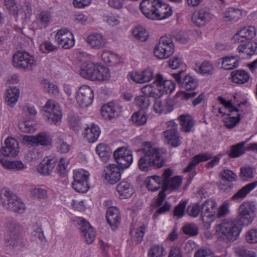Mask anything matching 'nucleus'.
Here are the masks:
<instances>
[{
	"label": "nucleus",
	"mask_w": 257,
	"mask_h": 257,
	"mask_svg": "<svg viewBox=\"0 0 257 257\" xmlns=\"http://www.w3.org/2000/svg\"><path fill=\"white\" fill-rule=\"evenodd\" d=\"M241 227L234 220H224L216 227V232L220 237L227 241H233L238 237Z\"/></svg>",
	"instance_id": "5"
},
{
	"label": "nucleus",
	"mask_w": 257,
	"mask_h": 257,
	"mask_svg": "<svg viewBox=\"0 0 257 257\" xmlns=\"http://www.w3.org/2000/svg\"><path fill=\"white\" fill-rule=\"evenodd\" d=\"M257 186V181L249 183L237 191L232 197L231 200L238 201L244 198L247 194Z\"/></svg>",
	"instance_id": "35"
},
{
	"label": "nucleus",
	"mask_w": 257,
	"mask_h": 257,
	"mask_svg": "<svg viewBox=\"0 0 257 257\" xmlns=\"http://www.w3.org/2000/svg\"><path fill=\"white\" fill-rule=\"evenodd\" d=\"M145 226L142 225L138 228L134 229H131L130 233L131 234L132 238L136 243L140 244L142 242L145 234Z\"/></svg>",
	"instance_id": "47"
},
{
	"label": "nucleus",
	"mask_w": 257,
	"mask_h": 257,
	"mask_svg": "<svg viewBox=\"0 0 257 257\" xmlns=\"http://www.w3.org/2000/svg\"><path fill=\"white\" fill-rule=\"evenodd\" d=\"M212 155L210 153L206 152L200 153L192 157L187 167L184 169V172H190L193 169H195L196 166L200 162L208 161L211 159Z\"/></svg>",
	"instance_id": "30"
},
{
	"label": "nucleus",
	"mask_w": 257,
	"mask_h": 257,
	"mask_svg": "<svg viewBox=\"0 0 257 257\" xmlns=\"http://www.w3.org/2000/svg\"><path fill=\"white\" fill-rule=\"evenodd\" d=\"M100 113L105 119L108 120L117 115L115 105L111 102L103 105L101 108Z\"/></svg>",
	"instance_id": "36"
},
{
	"label": "nucleus",
	"mask_w": 257,
	"mask_h": 257,
	"mask_svg": "<svg viewBox=\"0 0 257 257\" xmlns=\"http://www.w3.org/2000/svg\"><path fill=\"white\" fill-rule=\"evenodd\" d=\"M32 232V238L37 242H42L45 239L41 226L38 223L33 225Z\"/></svg>",
	"instance_id": "50"
},
{
	"label": "nucleus",
	"mask_w": 257,
	"mask_h": 257,
	"mask_svg": "<svg viewBox=\"0 0 257 257\" xmlns=\"http://www.w3.org/2000/svg\"><path fill=\"white\" fill-rule=\"evenodd\" d=\"M5 146L1 148V153L5 156L14 157L19 152L18 141L13 138H8L5 142Z\"/></svg>",
	"instance_id": "25"
},
{
	"label": "nucleus",
	"mask_w": 257,
	"mask_h": 257,
	"mask_svg": "<svg viewBox=\"0 0 257 257\" xmlns=\"http://www.w3.org/2000/svg\"><path fill=\"white\" fill-rule=\"evenodd\" d=\"M182 130L184 132H189L194 125L192 116L189 114H181L178 117Z\"/></svg>",
	"instance_id": "41"
},
{
	"label": "nucleus",
	"mask_w": 257,
	"mask_h": 257,
	"mask_svg": "<svg viewBox=\"0 0 257 257\" xmlns=\"http://www.w3.org/2000/svg\"><path fill=\"white\" fill-rule=\"evenodd\" d=\"M56 162L55 158L44 159L37 166L38 173L44 176L49 175L56 166Z\"/></svg>",
	"instance_id": "29"
},
{
	"label": "nucleus",
	"mask_w": 257,
	"mask_h": 257,
	"mask_svg": "<svg viewBox=\"0 0 257 257\" xmlns=\"http://www.w3.org/2000/svg\"><path fill=\"white\" fill-rule=\"evenodd\" d=\"M165 248L162 244H154L149 249L148 257H163Z\"/></svg>",
	"instance_id": "49"
},
{
	"label": "nucleus",
	"mask_w": 257,
	"mask_h": 257,
	"mask_svg": "<svg viewBox=\"0 0 257 257\" xmlns=\"http://www.w3.org/2000/svg\"><path fill=\"white\" fill-rule=\"evenodd\" d=\"M119 18L118 16L113 14H109L104 15L103 16V21L107 23L109 25L111 26H116L119 23Z\"/></svg>",
	"instance_id": "61"
},
{
	"label": "nucleus",
	"mask_w": 257,
	"mask_h": 257,
	"mask_svg": "<svg viewBox=\"0 0 257 257\" xmlns=\"http://www.w3.org/2000/svg\"><path fill=\"white\" fill-rule=\"evenodd\" d=\"M79 73L82 77L93 81H102L106 79L109 75L107 68L90 61L85 62L83 64Z\"/></svg>",
	"instance_id": "3"
},
{
	"label": "nucleus",
	"mask_w": 257,
	"mask_h": 257,
	"mask_svg": "<svg viewBox=\"0 0 257 257\" xmlns=\"http://www.w3.org/2000/svg\"><path fill=\"white\" fill-rule=\"evenodd\" d=\"M134 37L142 42L146 41L148 37L149 34L147 30L141 26L136 27L133 31Z\"/></svg>",
	"instance_id": "54"
},
{
	"label": "nucleus",
	"mask_w": 257,
	"mask_h": 257,
	"mask_svg": "<svg viewBox=\"0 0 257 257\" xmlns=\"http://www.w3.org/2000/svg\"><path fill=\"white\" fill-rule=\"evenodd\" d=\"M89 173L83 169L74 170V181L72 183V187L74 190L81 193H85L87 191L89 188Z\"/></svg>",
	"instance_id": "10"
},
{
	"label": "nucleus",
	"mask_w": 257,
	"mask_h": 257,
	"mask_svg": "<svg viewBox=\"0 0 257 257\" xmlns=\"http://www.w3.org/2000/svg\"><path fill=\"white\" fill-rule=\"evenodd\" d=\"M55 39L59 46L65 49L70 48L74 45L73 34L66 29L59 30L55 35Z\"/></svg>",
	"instance_id": "18"
},
{
	"label": "nucleus",
	"mask_w": 257,
	"mask_h": 257,
	"mask_svg": "<svg viewBox=\"0 0 257 257\" xmlns=\"http://www.w3.org/2000/svg\"><path fill=\"white\" fill-rule=\"evenodd\" d=\"M144 95L137 96L135 99L136 104L142 110H146L150 105L151 101L149 97L150 96L144 94Z\"/></svg>",
	"instance_id": "48"
},
{
	"label": "nucleus",
	"mask_w": 257,
	"mask_h": 257,
	"mask_svg": "<svg viewBox=\"0 0 257 257\" xmlns=\"http://www.w3.org/2000/svg\"><path fill=\"white\" fill-rule=\"evenodd\" d=\"M121 175L120 167L116 164H109L104 170L103 177L105 180L109 184H114L119 181L121 178Z\"/></svg>",
	"instance_id": "20"
},
{
	"label": "nucleus",
	"mask_w": 257,
	"mask_h": 257,
	"mask_svg": "<svg viewBox=\"0 0 257 257\" xmlns=\"http://www.w3.org/2000/svg\"><path fill=\"white\" fill-rule=\"evenodd\" d=\"M183 232L190 236H195L198 233V229L195 224L190 223L186 224L183 227Z\"/></svg>",
	"instance_id": "63"
},
{
	"label": "nucleus",
	"mask_w": 257,
	"mask_h": 257,
	"mask_svg": "<svg viewBox=\"0 0 257 257\" xmlns=\"http://www.w3.org/2000/svg\"><path fill=\"white\" fill-rule=\"evenodd\" d=\"M224 15L225 21L234 23L241 18L242 12L238 9L229 8L224 12Z\"/></svg>",
	"instance_id": "40"
},
{
	"label": "nucleus",
	"mask_w": 257,
	"mask_h": 257,
	"mask_svg": "<svg viewBox=\"0 0 257 257\" xmlns=\"http://www.w3.org/2000/svg\"><path fill=\"white\" fill-rule=\"evenodd\" d=\"M141 150L144 155L138 161V166L141 171L148 172L153 168H160L163 166L164 162L161 160L159 149L153 147L150 142H144Z\"/></svg>",
	"instance_id": "1"
},
{
	"label": "nucleus",
	"mask_w": 257,
	"mask_h": 257,
	"mask_svg": "<svg viewBox=\"0 0 257 257\" xmlns=\"http://www.w3.org/2000/svg\"><path fill=\"white\" fill-rule=\"evenodd\" d=\"M0 163L6 169L19 171L24 168V165L20 161H10L4 158H0Z\"/></svg>",
	"instance_id": "43"
},
{
	"label": "nucleus",
	"mask_w": 257,
	"mask_h": 257,
	"mask_svg": "<svg viewBox=\"0 0 257 257\" xmlns=\"http://www.w3.org/2000/svg\"><path fill=\"white\" fill-rule=\"evenodd\" d=\"M94 99V92L87 85H82L78 89L76 99L78 104L83 107L90 105Z\"/></svg>",
	"instance_id": "15"
},
{
	"label": "nucleus",
	"mask_w": 257,
	"mask_h": 257,
	"mask_svg": "<svg viewBox=\"0 0 257 257\" xmlns=\"http://www.w3.org/2000/svg\"><path fill=\"white\" fill-rule=\"evenodd\" d=\"M131 119L133 122L138 125H144L147 120L146 113L143 111H138L134 113L131 117Z\"/></svg>",
	"instance_id": "52"
},
{
	"label": "nucleus",
	"mask_w": 257,
	"mask_h": 257,
	"mask_svg": "<svg viewBox=\"0 0 257 257\" xmlns=\"http://www.w3.org/2000/svg\"><path fill=\"white\" fill-rule=\"evenodd\" d=\"M20 95L19 89L16 87H12L7 89L6 101L7 105L13 107L18 101Z\"/></svg>",
	"instance_id": "38"
},
{
	"label": "nucleus",
	"mask_w": 257,
	"mask_h": 257,
	"mask_svg": "<svg viewBox=\"0 0 257 257\" xmlns=\"http://www.w3.org/2000/svg\"><path fill=\"white\" fill-rule=\"evenodd\" d=\"M116 190L120 196L124 198L130 197L134 193L132 185L126 181H121L116 187Z\"/></svg>",
	"instance_id": "37"
},
{
	"label": "nucleus",
	"mask_w": 257,
	"mask_h": 257,
	"mask_svg": "<svg viewBox=\"0 0 257 257\" xmlns=\"http://www.w3.org/2000/svg\"><path fill=\"white\" fill-rule=\"evenodd\" d=\"M156 9V13L155 20H163L166 19L172 14L171 8L167 4L163 3L161 0H158V5H157Z\"/></svg>",
	"instance_id": "31"
},
{
	"label": "nucleus",
	"mask_w": 257,
	"mask_h": 257,
	"mask_svg": "<svg viewBox=\"0 0 257 257\" xmlns=\"http://www.w3.org/2000/svg\"><path fill=\"white\" fill-rule=\"evenodd\" d=\"M86 42L92 49L99 50L105 47L107 40L101 34L93 33L87 36Z\"/></svg>",
	"instance_id": "27"
},
{
	"label": "nucleus",
	"mask_w": 257,
	"mask_h": 257,
	"mask_svg": "<svg viewBox=\"0 0 257 257\" xmlns=\"http://www.w3.org/2000/svg\"><path fill=\"white\" fill-rule=\"evenodd\" d=\"M235 252L237 257H256L254 251L248 250L243 246L236 247Z\"/></svg>",
	"instance_id": "55"
},
{
	"label": "nucleus",
	"mask_w": 257,
	"mask_h": 257,
	"mask_svg": "<svg viewBox=\"0 0 257 257\" xmlns=\"http://www.w3.org/2000/svg\"><path fill=\"white\" fill-rule=\"evenodd\" d=\"M106 218L108 223L113 229L116 228L120 221V213L117 208L114 206L109 207L106 211Z\"/></svg>",
	"instance_id": "28"
},
{
	"label": "nucleus",
	"mask_w": 257,
	"mask_h": 257,
	"mask_svg": "<svg viewBox=\"0 0 257 257\" xmlns=\"http://www.w3.org/2000/svg\"><path fill=\"white\" fill-rule=\"evenodd\" d=\"M212 16L208 9H201L193 13L192 16V22L196 26L202 27L211 21Z\"/></svg>",
	"instance_id": "19"
},
{
	"label": "nucleus",
	"mask_w": 257,
	"mask_h": 257,
	"mask_svg": "<svg viewBox=\"0 0 257 257\" xmlns=\"http://www.w3.org/2000/svg\"><path fill=\"white\" fill-rule=\"evenodd\" d=\"M201 212V206L198 203L191 204L188 205L187 208V213L194 217H197Z\"/></svg>",
	"instance_id": "60"
},
{
	"label": "nucleus",
	"mask_w": 257,
	"mask_h": 257,
	"mask_svg": "<svg viewBox=\"0 0 257 257\" xmlns=\"http://www.w3.org/2000/svg\"><path fill=\"white\" fill-rule=\"evenodd\" d=\"M68 125L70 128L78 131L81 125L80 118L77 114L70 113L68 116Z\"/></svg>",
	"instance_id": "51"
},
{
	"label": "nucleus",
	"mask_w": 257,
	"mask_h": 257,
	"mask_svg": "<svg viewBox=\"0 0 257 257\" xmlns=\"http://www.w3.org/2000/svg\"><path fill=\"white\" fill-rule=\"evenodd\" d=\"M174 45L171 38L161 37L159 42L154 48L155 56L160 59H165L171 56L174 52Z\"/></svg>",
	"instance_id": "9"
},
{
	"label": "nucleus",
	"mask_w": 257,
	"mask_h": 257,
	"mask_svg": "<svg viewBox=\"0 0 257 257\" xmlns=\"http://www.w3.org/2000/svg\"><path fill=\"white\" fill-rule=\"evenodd\" d=\"M255 35L256 31L254 27H244L233 36L231 41L233 43L244 42L247 40L252 39Z\"/></svg>",
	"instance_id": "23"
},
{
	"label": "nucleus",
	"mask_w": 257,
	"mask_h": 257,
	"mask_svg": "<svg viewBox=\"0 0 257 257\" xmlns=\"http://www.w3.org/2000/svg\"><path fill=\"white\" fill-rule=\"evenodd\" d=\"M0 197L4 205L9 210L20 214L25 211V204L16 194L9 189H2Z\"/></svg>",
	"instance_id": "6"
},
{
	"label": "nucleus",
	"mask_w": 257,
	"mask_h": 257,
	"mask_svg": "<svg viewBox=\"0 0 257 257\" xmlns=\"http://www.w3.org/2000/svg\"><path fill=\"white\" fill-rule=\"evenodd\" d=\"M146 186L149 190L156 191L158 190L161 185L163 187L164 177L163 174L160 176L154 175L148 177L146 180Z\"/></svg>",
	"instance_id": "34"
},
{
	"label": "nucleus",
	"mask_w": 257,
	"mask_h": 257,
	"mask_svg": "<svg viewBox=\"0 0 257 257\" xmlns=\"http://www.w3.org/2000/svg\"><path fill=\"white\" fill-rule=\"evenodd\" d=\"M195 69L200 74L211 75L213 73L214 68L210 61H204L201 64H195Z\"/></svg>",
	"instance_id": "46"
},
{
	"label": "nucleus",
	"mask_w": 257,
	"mask_h": 257,
	"mask_svg": "<svg viewBox=\"0 0 257 257\" xmlns=\"http://www.w3.org/2000/svg\"><path fill=\"white\" fill-rule=\"evenodd\" d=\"M154 84L146 85L142 88V92L147 95L157 99L164 94H171L175 89V83L172 80H168L161 74H158Z\"/></svg>",
	"instance_id": "2"
},
{
	"label": "nucleus",
	"mask_w": 257,
	"mask_h": 257,
	"mask_svg": "<svg viewBox=\"0 0 257 257\" xmlns=\"http://www.w3.org/2000/svg\"><path fill=\"white\" fill-rule=\"evenodd\" d=\"M116 163L122 169L130 167L133 161L132 151L126 147L117 148L113 153Z\"/></svg>",
	"instance_id": "13"
},
{
	"label": "nucleus",
	"mask_w": 257,
	"mask_h": 257,
	"mask_svg": "<svg viewBox=\"0 0 257 257\" xmlns=\"http://www.w3.org/2000/svg\"><path fill=\"white\" fill-rule=\"evenodd\" d=\"M173 174L172 170L167 168L163 173L164 183L163 189L172 192L177 190L181 185L182 179L179 176L171 177Z\"/></svg>",
	"instance_id": "16"
},
{
	"label": "nucleus",
	"mask_w": 257,
	"mask_h": 257,
	"mask_svg": "<svg viewBox=\"0 0 257 257\" xmlns=\"http://www.w3.org/2000/svg\"><path fill=\"white\" fill-rule=\"evenodd\" d=\"M256 204L254 201H245L238 208L237 216L234 219L241 228L250 224L255 218Z\"/></svg>",
	"instance_id": "4"
},
{
	"label": "nucleus",
	"mask_w": 257,
	"mask_h": 257,
	"mask_svg": "<svg viewBox=\"0 0 257 257\" xmlns=\"http://www.w3.org/2000/svg\"><path fill=\"white\" fill-rule=\"evenodd\" d=\"M13 62L16 67L24 69H29L36 65L34 56L23 51H18L14 54Z\"/></svg>",
	"instance_id": "11"
},
{
	"label": "nucleus",
	"mask_w": 257,
	"mask_h": 257,
	"mask_svg": "<svg viewBox=\"0 0 257 257\" xmlns=\"http://www.w3.org/2000/svg\"><path fill=\"white\" fill-rule=\"evenodd\" d=\"M100 132V130L98 125L91 124L84 130L82 135L89 143H92L97 141Z\"/></svg>",
	"instance_id": "33"
},
{
	"label": "nucleus",
	"mask_w": 257,
	"mask_h": 257,
	"mask_svg": "<svg viewBox=\"0 0 257 257\" xmlns=\"http://www.w3.org/2000/svg\"><path fill=\"white\" fill-rule=\"evenodd\" d=\"M240 179L243 181H248L253 177L252 169L249 166H244L240 168Z\"/></svg>",
	"instance_id": "57"
},
{
	"label": "nucleus",
	"mask_w": 257,
	"mask_h": 257,
	"mask_svg": "<svg viewBox=\"0 0 257 257\" xmlns=\"http://www.w3.org/2000/svg\"><path fill=\"white\" fill-rule=\"evenodd\" d=\"M102 60L105 63H115L117 60V55L109 51H104L101 55Z\"/></svg>",
	"instance_id": "58"
},
{
	"label": "nucleus",
	"mask_w": 257,
	"mask_h": 257,
	"mask_svg": "<svg viewBox=\"0 0 257 257\" xmlns=\"http://www.w3.org/2000/svg\"><path fill=\"white\" fill-rule=\"evenodd\" d=\"M218 63L221 64V68L229 70L237 68L239 65V60L236 56H226L218 59Z\"/></svg>",
	"instance_id": "32"
},
{
	"label": "nucleus",
	"mask_w": 257,
	"mask_h": 257,
	"mask_svg": "<svg viewBox=\"0 0 257 257\" xmlns=\"http://www.w3.org/2000/svg\"><path fill=\"white\" fill-rule=\"evenodd\" d=\"M52 14L49 11H43L38 13L33 25L38 29L46 28L52 22Z\"/></svg>",
	"instance_id": "26"
},
{
	"label": "nucleus",
	"mask_w": 257,
	"mask_h": 257,
	"mask_svg": "<svg viewBox=\"0 0 257 257\" xmlns=\"http://www.w3.org/2000/svg\"><path fill=\"white\" fill-rule=\"evenodd\" d=\"M232 81L237 84H244L249 79V75L243 70H236L231 73Z\"/></svg>",
	"instance_id": "39"
},
{
	"label": "nucleus",
	"mask_w": 257,
	"mask_h": 257,
	"mask_svg": "<svg viewBox=\"0 0 257 257\" xmlns=\"http://www.w3.org/2000/svg\"><path fill=\"white\" fill-rule=\"evenodd\" d=\"M44 115L51 123L56 124L60 121L62 116L60 107L53 100H49L43 107Z\"/></svg>",
	"instance_id": "14"
},
{
	"label": "nucleus",
	"mask_w": 257,
	"mask_h": 257,
	"mask_svg": "<svg viewBox=\"0 0 257 257\" xmlns=\"http://www.w3.org/2000/svg\"><path fill=\"white\" fill-rule=\"evenodd\" d=\"M77 223L82 236L87 244H91L95 239V231L89 222L85 219L79 218Z\"/></svg>",
	"instance_id": "17"
},
{
	"label": "nucleus",
	"mask_w": 257,
	"mask_h": 257,
	"mask_svg": "<svg viewBox=\"0 0 257 257\" xmlns=\"http://www.w3.org/2000/svg\"><path fill=\"white\" fill-rule=\"evenodd\" d=\"M108 150V147L103 144H99L95 148L96 153L100 158L104 159L109 156Z\"/></svg>",
	"instance_id": "64"
},
{
	"label": "nucleus",
	"mask_w": 257,
	"mask_h": 257,
	"mask_svg": "<svg viewBox=\"0 0 257 257\" xmlns=\"http://www.w3.org/2000/svg\"><path fill=\"white\" fill-rule=\"evenodd\" d=\"M32 195L40 201L48 198V191L45 187H39L32 189L31 191Z\"/></svg>",
	"instance_id": "53"
},
{
	"label": "nucleus",
	"mask_w": 257,
	"mask_h": 257,
	"mask_svg": "<svg viewBox=\"0 0 257 257\" xmlns=\"http://www.w3.org/2000/svg\"><path fill=\"white\" fill-rule=\"evenodd\" d=\"M4 5L10 14L14 16H18L19 6L15 0H4Z\"/></svg>",
	"instance_id": "56"
},
{
	"label": "nucleus",
	"mask_w": 257,
	"mask_h": 257,
	"mask_svg": "<svg viewBox=\"0 0 257 257\" xmlns=\"http://www.w3.org/2000/svg\"><path fill=\"white\" fill-rule=\"evenodd\" d=\"M182 71H180L179 73L174 74L176 81L180 84L182 89L187 91L194 90L198 86V80L189 74L186 75L182 80Z\"/></svg>",
	"instance_id": "21"
},
{
	"label": "nucleus",
	"mask_w": 257,
	"mask_h": 257,
	"mask_svg": "<svg viewBox=\"0 0 257 257\" xmlns=\"http://www.w3.org/2000/svg\"><path fill=\"white\" fill-rule=\"evenodd\" d=\"M241 119V114L234 112L233 114L230 113L227 114V117L224 120V126L227 128L231 129L236 125Z\"/></svg>",
	"instance_id": "45"
},
{
	"label": "nucleus",
	"mask_w": 257,
	"mask_h": 257,
	"mask_svg": "<svg viewBox=\"0 0 257 257\" xmlns=\"http://www.w3.org/2000/svg\"><path fill=\"white\" fill-rule=\"evenodd\" d=\"M42 157V154L37 149L33 148L29 150L25 155V158L29 161H35Z\"/></svg>",
	"instance_id": "62"
},
{
	"label": "nucleus",
	"mask_w": 257,
	"mask_h": 257,
	"mask_svg": "<svg viewBox=\"0 0 257 257\" xmlns=\"http://www.w3.org/2000/svg\"><path fill=\"white\" fill-rule=\"evenodd\" d=\"M217 210V204L213 199H207L201 205V218L206 228L216 218Z\"/></svg>",
	"instance_id": "8"
},
{
	"label": "nucleus",
	"mask_w": 257,
	"mask_h": 257,
	"mask_svg": "<svg viewBox=\"0 0 257 257\" xmlns=\"http://www.w3.org/2000/svg\"><path fill=\"white\" fill-rule=\"evenodd\" d=\"M8 235L5 238L7 246L13 248L24 246V239L21 235V226L14 220L10 221L7 224Z\"/></svg>",
	"instance_id": "7"
},
{
	"label": "nucleus",
	"mask_w": 257,
	"mask_h": 257,
	"mask_svg": "<svg viewBox=\"0 0 257 257\" xmlns=\"http://www.w3.org/2000/svg\"><path fill=\"white\" fill-rule=\"evenodd\" d=\"M246 142H242L237 143L231 147L230 151L228 153V156L231 158H238L245 153L244 146Z\"/></svg>",
	"instance_id": "44"
},
{
	"label": "nucleus",
	"mask_w": 257,
	"mask_h": 257,
	"mask_svg": "<svg viewBox=\"0 0 257 257\" xmlns=\"http://www.w3.org/2000/svg\"><path fill=\"white\" fill-rule=\"evenodd\" d=\"M217 100L225 107V108L228 109L230 113H232V114L234 112L239 111V109L233 105L231 100L227 101L221 96L218 97Z\"/></svg>",
	"instance_id": "59"
},
{
	"label": "nucleus",
	"mask_w": 257,
	"mask_h": 257,
	"mask_svg": "<svg viewBox=\"0 0 257 257\" xmlns=\"http://www.w3.org/2000/svg\"><path fill=\"white\" fill-rule=\"evenodd\" d=\"M23 140L29 145L45 147L50 145L51 142L50 136L44 132L39 133L36 136H24Z\"/></svg>",
	"instance_id": "22"
},
{
	"label": "nucleus",
	"mask_w": 257,
	"mask_h": 257,
	"mask_svg": "<svg viewBox=\"0 0 257 257\" xmlns=\"http://www.w3.org/2000/svg\"><path fill=\"white\" fill-rule=\"evenodd\" d=\"M158 5V0H143L140 4V9L142 13L148 19L155 20L156 9Z\"/></svg>",
	"instance_id": "24"
},
{
	"label": "nucleus",
	"mask_w": 257,
	"mask_h": 257,
	"mask_svg": "<svg viewBox=\"0 0 257 257\" xmlns=\"http://www.w3.org/2000/svg\"><path fill=\"white\" fill-rule=\"evenodd\" d=\"M237 50L239 52L246 54L249 56L257 54V42H249L238 46Z\"/></svg>",
	"instance_id": "42"
},
{
	"label": "nucleus",
	"mask_w": 257,
	"mask_h": 257,
	"mask_svg": "<svg viewBox=\"0 0 257 257\" xmlns=\"http://www.w3.org/2000/svg\"><path fill=\"white\" fill-rule=\"evenodd\" d=\"M167 124L170 128L163 132L165 141L172 147L179 146L182 143V138L178 132V124L173 120L168 121Z\"/></svg>",
	"instance_id": "12"
}]
</instances>
